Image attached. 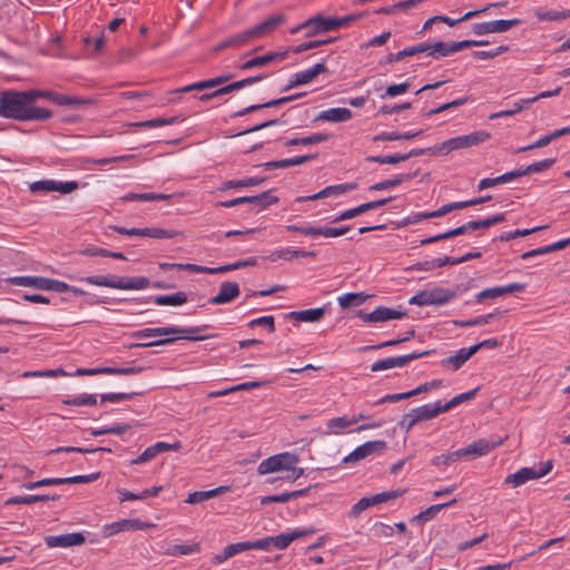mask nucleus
<instances>
[{
    "instance_id": "1",
    "label": "nucleus",
    "mask_w": 570,
    "mask_h": 570,
    "mask_svg": "<svg viewBox=\"0 0 570 570\" xmlns=\"http://www.w3.org/2000/svg\"><path fill=\"white\" fill-rule=\"evenodd\" d=\"M29 90H3L0 92V116L9 119L30 121L47 120L52 112L42 107L32 105Z\"/></svg>"
},
{
    "instance_id": "2",
    "label": "nucleus",
    "mask_w": 570,
    "mask_h": 570,
    "mask_svg": "<svg viewBox=\"0 0 570 570\" xmlns=\"http://www.w3.org/2000/svg\"><path fill=\"white\" fill-rule=\"evenodd\" d=\"M284 22L282 14H276L267 18L263 22L256 24L253 28L244 30L237 35H234L223 41H220L214 49V52L222 51L226 48H242L249 43L254 39L263 38L274 30H276Z\"/></svg>"
},
{
    "instance_id": "3",
    "label": "nucleus",
    "mask_w": 570,
    "mask_h": 570,
    "mask_svg": "<svg viewBox=\"0 0 570 570\" xmlns=\"http://www.w3.org/2000/svg\"><path fill=\"white\" fill-rule=\"evenodd\" d=\"M502 441L499 442H490L485 439L478 440L465 448L459 449L453 452L444 453L438 456H434L431 460V464L434 466H443L450 465L459 460H473L475 458L483 456L488 454L495 446L500 445Z\"/></svg>"
},
{
    "instance_id": "4",
    "label": "nucleus",
    "mask_w": 570,
    "mask_h": 570,
    "mask_svg": "<svg viewBox=\"0 0 570 570\" xmlns=\"http://www.w3.org/2000/svg\"><path fill=\"white\" fill-rule=\"evenodd\" d=\"M153 328V337L157 336H166V335H173L177 334L179 335V338H185L189 341H204L206 338L212 337L213 335H204V336H196L195 334L204 331L207 328V325L204 326H197V327H176V326H166V327H151ZM178 337H165L157 341H151L148 343H137L134 344V347H153V346H165L174 343Z\"/></svg>"
},
{
    "instance_id": "5",
    "label": "nucleus",
    "mask_w": 570,
    "mask_h": 570,
    "mask_svg": "<svg viewBox=\"0 0 570 570\" xmlns=\"http://www.w3.org/2000/svg\"><path fill=\"white\" fill-rule=\"evenodd\" d=\"M90 285L110 287L116 289H145L150 282L145 276L137 277H118L115 275H96L80 278Z\"/></svg>"
},
{
    "instance_id": "6",
    "label": "nucleus",
    "mask_w": 570,
    "mask_h": 570,
    "mask_svg": "<svg viewBox=\"0 0 570 570\" xmlns=\"http://www.w3.org/2000/svg\"><path fill=\"white\" fill-rule=\"evenodd\" d=\"M489 138L490 134L488 131L478 130L468 135L451 138L440 145L434 146L433 148H430L429 150H432L434 154L439 155H448L453 150L478 146L487 141Z\"/></svg>"
},
{
    "instance_id": "7",
    "label": "nucleus",
    "mask_w": 570,
    "mask_h": 570,
    "mask_svg": "<svg viewBox=\"0 0 570 570\" xmlns=\"http://www.w3.org/2000/svg\"><path fill=\"white\" fill-rule=\"evenodd\" d=\"M455 297V292L444 287H434L431 291H421L409 301L410 304L426 306V305H443L451 302Z\"/></svg>"
},
{
    "instance_id": "8",
    "label": "nucleus",
    "mask_w": 570,
    "mask_h": 570,
    "mask_svg": "<svg viewBox=\"0 0 570 570\" xmlns=\"http://www.w3.org/2000/svg\"><path fill=\"white\" fill-rule=\"evenodd\" d=\"M489 42L485 40H462L452 43H446L443 41H436L433 43L428 42V56L432 57L433 59H441L465 48L485 46Z\"/></svg>"
},
{
    "instance_id": "9",
    "label": "nucleus",
    "mask_w": 570,
    "mask_h": 570,
    "mask_svg": "<svg viewBox=\"0 0 570 570\" xmlns=\"http://www.w3.org/2000/svg\"><path fill=\"white\" fill-rule=\"evenodd\" d=\"M298 458L295 454L284 452L276 454L263 460L257 468V472L261 475L274 473L283 470H291L292 466L296 465Z\"/></svg>"
},
{
    "instance_id": "10",
    "label": "nucleus",
    "mask_w": 570,
    "mask_h": 570,
    "mask_svg": "<svg viewBox=\"0 0 570 570\" xmlns=\"http://www.w3.org/2000/svg\"><path fill=\"white\" fill-rule=\"evenodd\" d=\"M301 30L306 31V37H314L320 33L336 30L334 17H324L321 14L313 16L296 28L292 29L291 32L296 33Z\"/></svg>"
},
{
    "instance_id": "11",
    "label": "nucleus",
    "mask_w": 570,
    "mask_h": 570,
    "mask_svg": "<svg viewBox=\"0 0 570 570\" xmlns=\"http://www.w3.org/2000/svg\"><path fill=\"white\" fill-rule=\"evenodd\" d=\"M78 187L79 185L77 181H57L53 179L38 180L29 185L31 193L58 191L65 195L75 191Z\"/></svg>"
},
{
    "instance_id": "12",
    "label": "nucleus",
    "mask_w": 570,
    "mask_h": 570,
    "mask_svg": "<svg viewBox=\"0 0 570 570\" xmlns=\"http://www.w3.org/2000/svg\"><path fill=\"white\" fill-rule=\"evenodd\" d=\"M356 316L365 323H379L391 320H401L406 316V312L396 311L386 306H379L371 313L360 309L356 312Z\"/></svg>"
},
{
    "instance_id": "13",
    "label": "nucleus",
    "mask_w": 570,
    "mask_h": 570,
    "mask_svg": "<svg viewBox=\"0 0 570 570\" xmlns=\"http://www.w3.org/2000/svg\"><path fill=\"white\" fill-rule=\"evenodd\" d=\"M521 24L520 19H501L488 22L474 23L472 31L474 35L482 36L488 33H502L510 30L513 27Z\"/></svg>"
},
{
    "instance_id": "14",
    "label": "nucleus",
    "mask_w": 570,
    "mask_h": 570,
    "mask_svg": "<svg viewBox=\"0 0 570 570\" xmlns=\"http://www.w3.org/2000/svg\"><path fill=\"white\" fill-rule=\"evenodd\" d=\"M429 351H424L422 353H411L406 355L386 357L383 360H379L371 365L372 372L386 371L393 367H402L407 365L411 361L429 355Z\"/></svg>"
},
{
    "instance_id": "15",
    "label": "nucleus",
    "mask_w": 570,
    "mask_h": 570,
    "mask_svg": "<svg viewBox=\"0 0 570 570\" xmlns=\"http://www.w3.org/2000/svg\"><path fill=\"white\" fill-rule=\"evenodd\" d=\"M386 449V442L382 440L368 441L364 444L357 446L354 451H352L348 455L343 459L344 463H355L358 462L373 453L383 452Z\"/></svg>"
},
{
    "instance_id": "16",
    "label": "nucleus",
    "mask_w": 570,
    "mask_h": 570,
    "mask_svg": "<svg viewBox=\"0 0 570 570\" xmlns=\"http://www.w3.org/2000/svg\"><path fill=\"white\" fill-rule=\"evenodd\" d=\"M288 56V49L268 52L263 56H257L248 59L239 66L240 70H248L254 68H262L275 61H283Z\"/></svg>"
},
{
    "instance_id": "17",
    "label": "nucleus",
    "mask_w": 570,
    "mask_h": 570,
    "mask_svg": "<svg viewBox=\"0 0 570 570\" xmlns=\"http://www.w3.org/2000/svg\"><path fill=\"white\" fill-rule=\"evenodd\" d=\"M85 541L86 538L80 532L48 535L45 538V543L48 548H67L72 546H80L85 543Z\"/></svg>"
},
{
    "instance_id": "18",
    "label": "nucleus",
    "mask_w": 570,
    "mask_h": 570,
    "mask_svg": "<svg viewBox=\"0 0 570 570\" xmlns=\"http://www.w3.org/2000/svg\"><path fill=\"white\" fill-rule=\"evenodd\" d=\"M240 294L239 285L236 282H223L218 293L209 298L212 305L228 304Z\"/></svg>"
},
{
    "instance_id": "19",
    "label": "nucleus",
    "mask_w": 570,
    "mask_h": 570,
    "mask_svg": "<svg viewBox=\"0 0 570 570\" xmlns=\"http://www.w3.org/2000/svg\"><path fill=\"white\" fill-rule=\"evenodd\" d=\"M356 187H357V185L354 183L327 186L326 188L322 189L321 191H318L314 195L302 196V197H298L296 200L297 202H307V200H317V199L326 198V197H337L345 193L354 190Z\"/></svg>"
},
{
    "instance_id": "20",
    "label": "nucleus",
    "mask_w": 570,
    "mask_h": 570,
    "mask_svg": "<svg viewBox=\"0 0 570 570\" xmlns=\"http://www.w3.org/2000/svg\"><path fill=\"white\" fill-rule=\"evenodd\" d=\"M326 71H327V67L323 62H320V63L314 65L312 68L296 72L293 76V78L289 80V83H288L286 90L289 88H293V87L309 83L318 75L324 73Z\"/></svg>"
},
{
    "instance_id": "21",
    "label": "nucleus",
    "mask_w": 570,
    "mask_h": 570,
    "mask_svg": "<svg viewBox=\"0 0 570 570\" xmlns=\"http://www.w3.org/2000/svg\"><path fill=\"white\" fill-rule=\"evenodd\" d=\"M315 533L314 528H308L304 530H293L287 533H281L278 535L272 537L273 539V549L284 550L286 549L293 541L301 539L303 537H307Z\"/></svg>"
},
{
    "instance_id": "22",
    "label": "nucleus",
    "mask_w": 570,
    "mask_h": 570,
    "mask_svg": "<svg viewBox=\"0 0 570 570\" xmlns=\"http://www.w3.org/2000/svg\"><path fill=\"white\" fill-rule=\"evenodd\" d=\"M537 469L535 468H522L518 470L515 473L507 475L504 479L505 484H510L513 488L520 487L530 480H537Z\"/></svg>"
},
{
    "instance_id": "23",
    "label": "nucleus",
    "mask_w": 570,
    "mask_h": 570,
    "mask_svg": "<svg viewBox=\"0 0 570 570\" xmlns=\"http://www.w3.org/2000/svg\"><path fill=\"white\" fill-rule=\"evenodd\" d=\"M301 97V95H296V96H286V97H282V98H278V99H273V100H269L265 104H258V105H252V106H248L242 110H238L236 111L233 117L234 118H237V117H243L249 112H253V111H256V110H259V109H263V108H271V107H278V106H282L284 104H287L289 101H293L294 99Z\"/></svg>"
},
{
    "instance_id": "24",
    "label": "nucleus",
    "mask_w": 570,
    "mask_h": 570,
    "mask_svg": "<svg viewBox=\"0 0 570 570\" xmlns=\"http://www.w3.org/2000/svg\"><path fill=\"white\" fill-rule=\"evenodd\" d=\"M6 281L11 285L27 286L46 291L48 278L40 276H14L8 277Z\"/></svg>"
},
{
    "instance_id": "25",
    "label": "nucleus",
    "mask_w": 570,
    "mask_h": 570,
    "mask_svg": "<svg viewBox=\"0 0 570 570\" xmlns=\"http://www.w3.org/2000/svg\"><path fill=\"white\" fill-rule=\"evenodd\" d=\"M353 114L348 108H330L323 110L318 116L317 120H324L328 122H343L352 118Z\"/></svg>"
},
{
    "instance_id": "26",
    "label": "nucleus",
    "mask_w": 570,
    "mask_h": 570,
    "mask_svg": "<svg viewBox=\"0 0 570 570\" xmlns=\"http://www.w3.org/2000/svg\"><path fill=\"white\" fill-rule=\"evenodd\" d=\"M412 411L415 413V415L420 422L426 421V420H432V419L436 417L438 415L445 413L443 405L440 401H438L435 403H429V404L421 405L419 407L413 409Z\"/></svg>"
},
{
    "instance_id": "27",
    "label": "nucleus",
    "mask_w": 570,
    "mask_h": 570,
    "mask_svg": "<svg viewBox=\"0 0 570 570\" xmlns=\"http://www.w3.org/2000/svg\"><path fill=\"white\" fill-rule=\"evenodd\" d=\"M228 490H229V487L222 485V487L208 490V491H195V492L188 494L185 502L189 503V504L202 503V502L213 499L217 495H220V494L227 492Z\"/></svg>"
},
{
    "instance_id": "28",
    "label": "nucleus",
    "mask_w": 570,
    "mask_h": 570,
    "mask_svg": "<svg viewBox=\"0 0 570 570\" xmlns=\"http://www.w3.org/2000/svg\"><path fill=\"white\" fill-rule=\"evenodd\" d=\"M472 355L469 348H461L454 355L448 356L441 361V366L459 370Z\"/></svg>"
},
{
    "instance_id": "29",
    "label": "nucleus",
    "mask_w": 570,
    "mask_h": 570,
    "mask_svg": "<svg viewBox=\"0 0 570 570\" xmlns=\"http://www.w3.org/2000/svg\"><path fill=\"white\" fill-rule=\"evenodd\" d=\"M456 503V499H452L445 503H439V504H434V505H431L429 507L428 509H425L424 511L420 512L419 514L414 515L412 518V522H426L429 520H432L433 518L436 517V514L445 509V508H449V507H452Z\"/></svg>"
},
{
    "instance_id": "30",
    "label": "nucleus",
    "mask_w": 570,
    "mask_h": 570,
    "mask_svg": "<svg viewBox=\"0 0 570 570\" xmlns=\"http://www.w3.org/2000/svg\"><path fill=\"white\" fill-rule=\"evenodd\" d=\"M325 314V308H311L304 311H295L288 314V317L297 322H317Z\"/></svg>"
},
{
    "instance_id": "31",
    "label": "nucleus",
    "mask_w": 570,
    "mask_h": 570,
    "mask_svg": "<svg viewBox=\"0 0 570 570\" xmlns=\"http://www.w3.org/2000/svg\"><path fill=\"white\" fill-rule=\"evenodd\" d=\"M142 529V523L138 520H120L105 527L107 535H112L122 531Z\"/></svg>"
},
{
    "instance_id": "32",
    "label": "nucleus",
    "mask_w": 570,
    "mask_h": 570,
    "mask_svg": "<svg viewBox=\"0 0 570 570\" xmlns=\"http://www.w3.org/2000/svg\"><path fill=\"white\" fill-rule=\"evenodd\" d=\"M414 176H415V174H399L394 178L382 180V181H379V183L370 186L368 189L375 190V191L390 189V188L396 187L405 181L411 180Z\"/></svg>"
},
{
    "instance_id": "33",
    "label": "nucleus",
    "mask_w": 570,
    "mask_h": 570,
    "mask_svg": "<svg viewBox=\"0 0 570 570\" xmlns=\"http://www.w3.org/2000/svg\"><path fill=\"white\" fill-rule=\"evenodd\" d=\"M60 497L59 495H48V494H29V495H18V497H12V498H9L7 501H6V504L7 505H11V504H32V503H36V502H40V501H48V500H58Z\"/></svg>"
},
{
    "instance_id": "34",
    "label": "nucleus",
    "mask_w": 570,
    "mask_h": 570,
    "mask_svg": "<svg viewBox=\"0 0 570 570\" xmlns=\"http://www.w3.org/2000/svg\"><path fill=\"white\" fill-rule=\"evenodd\" d=\"M503 314L501 311H495L489 313L487 315L478 316L475 318L466 320V321H453V324L458 327H471V326H481L489 324L495 317H500Z\"/></svg>"
},
{
    "instance_id": "35",
    "label": "nucleus",
    "mask_w": 570,
    "mask_h": 570,
    "mask_svg": "<svg viewBox=\"0 0 570 570\" xmlns=\"http://www.w3.org/2000/svg\"><path fill=\"white\" fill-rule=\"evenodd\" d=\"M188 301L187 294L185 292H176L170 295H157L154 297V302L157 305L165 306V305H171V306H179L185 304Z\"/></svg>"
},
{
    "instance_id": "36",
    "label": "nucleus",
    "mask_w": 570,
    "mask_h": 570,
    "mask_svg": "<svg viewBox=\"0 0 570 570\" xmlns=\"http://www.w3.org/2000/svg\"><path fill=\"white\" fill-rule=\"evenodd\" d=\"M357 423V419H348L347 416H338L326 422L330 434H340L343 430Z\"/></svg>"
},
{
    "instance_id": "37",
    "label": "nucleus",
    "mask_w": 570,
    "mask_h": 570,
    "mask_svg": "<svg viewBox=\"0 0 570 570\" xmlns=\"http://www.w3.org/2000/svg\"><path fill=\"white\" fill-rule=\"evenodd\" d=\"M200 551V543H191V544H170L166 548L165 554L166 556H187L197 553Z\"/></svg>"
},
{
    "instance_id": "38",
    "label": "nucleus",
    "mask_w": 570,
    "mask_h": 570,
    "mask_svg": "<svg viewBox=\"0 0 570 570\" xmlns=\"http://www.w3.org/2000/svg\"><path fill=\"white\" fill-rule=\"evenodd\" d=\"M266 180L265 177H250L246 179H239V180H227L225 181L220 190H227L232 188H240V187H250V186H258L262 185Z\"/></svg>"
},
{
    "instance_id": "39",
    "label": "nucleus",
    "mask_w": 570,
    "mask_h": 570,
    "mask_svg": "<svg viewBox=\"0 0 570 570\" xmlns=\"http://www.w3.org/2000/svg\"><path fill=\"white\" fill-rule=\"evenodd\" d=\"M469 230H471V229H470V227H468V223H466V224H464L462 226H459V227H456L454 229H451L449 232H445V233H442V234H438L435 236L422 239L421 244L422 245H428V244L436 243V242H440L442 239H448V238H452L454 236L463 235V234H465Z\"/></svg>"
},
{
    "instance_id": "40",
    "label": "nucleus",
    "mask_w": 570,
    "mask_h": 570,
    "mask_svg": "<svg viewBox=\"0 0 570 570\" xmlns=\"http://www.w3.org/2000/svg\"><path fill=\"white\" fill-rule=\"evenodd\" d=\"M328 138H330V135L317 132V134H313L307 137L288 139L285 142V146H297V145L307 146V145L320 144V142L326 141Z\"/></svg>"
},
{
    "instance_id": "41",
    "label": "nucleus",
    "mask_w": 570,
    "mask_h": 570,
    "mask_svg": "<svg viewBox=\"0 0 570 570\" xmlns=\"http://www.w3.org/2000/svg\"><path fill=\"white\" fill-rule=\"evenodd\" d=\"M217 86H220V85H219V80L216 77V78L202 80V81L194 82L191 85H187L185 87L178 88V89L174 90L173 94L177 95V94H183V92H189L193 90H205V89L215 88Z\"/></svg>"
},
{
    "instance_id": "42",
    "label": "nucleus",
    "mask_w": 570,
    "mask_h": 570,
    "mask_svg": "<svg viewBox=\"0 0 570 570\" xmlns=\"http://www.w3.org/2000/svg\"><path fill=\"white\" fill-rule=\"evenodd\" d=\"M277 202L278 197L274 196L269 190L256 196H248L247 200V203L256 205L259 209H265Z\"/></svg>"
},
{
    "instance_id": "43",
    "label": "nucleus",
    "mask_w": 570,
    "mask_h": 570,
    "mask_svg": "<svg viewBox=\"0 0 570 570\" xmlns=\"http://www.w3.org/2000/svg\"><path fill=\"white\" fill-rule=\"evenodd\" d=\"M539 21H559L570 18V10L556 11V10H542L538 9L534 12Z\"/></svg>"
},
{
    "instance_id": "44",
    "label": "nucleus",
    "mask_w": 570,
    "mask_h": 570,
    "mask_svg": "<svg viewBox=\"0 0 570 570\" xmlns=\"http://www.w3.org/2000/svg\"><path fill=\"white\" fill-rule=\"evenodd\" d=\"M367 295L363 293H346L337 298L338 304L342 308H346L350 306H357L364 303L367 299Z\"/></svg>"
},
{
    "instance_id": "45",
    "label": "nucleus",
    "mask_w": 570,
    "mask_h": 570,
    "mask_svg": "<svg viewBox=\"0 0 570 570\" xmlns=\"http://www.w3.org/2000/svg\"><path fill=\"white\" fill-rule=\"evenodd\" d=\"M180 235V232L174 229H165L159 227L144 228V236L157 239L174 238Z\"/></svg>"
},
{
    "instance_id": "46",
    "label": "nucleus",
    "mask_w": 570,
    "mask_h": 570,
    "mask_svg": "<svg viewBox=\"0 0 570 570\" xmlns=\"http://www.w3.org/2000/svg\"><path fill=\"white\" fill-rule=\"evenodd\" d=\"M544 228H547V226H537V227H533V228L515 229L513 232H508V233L501 234L499 236V240H501V242H509V240L514 239L517 237L528 236V235H530L532 233L542 230Z\"/></svg>"
},
{
    "instance_id": "47",
    "label": "nucleus",
    "mask_w": 570,
    "mask_h": 570,
    "mask_svg": "<svg viewBox=\"0 0 570 570\" xmlns=\"http://www.w3.org/2000/svg\"><path fill=\"white\" fill-rule=\"evenodd\" d=\"M478 390H479V387H476V389H474L472 391H469V392L455 395L449 402H446L445 404H442L443 409H444V412H448L451 409L460 405L461 403L466 402V401L473 399L474 395L476 394Z\"/></svg>"
},
{
    "instance_id": "48",
    "label": "nucleus",
    "mask_w": 570,
    "mask_h": 570,
    "mask_svg": "<svg viewBox=\"0 0 570 570\" xmlns=\"http://www.w3.org/2000/svg\"><path fill=\"white\" fill-rule=\"evenodd\" d=\"M62 402L67 405L88 406V405H96L97 397L94 394H81L73 399L63 400Z\"/></svg>"
},
{
    "instance_id": "49",
    "label": "nucleus",
    "mask_w": 570,
    "mask_h": 570,
    "mask_svg": "<svg viewBox=\"0 0 570 570\" xmlns=\"http://www.w3.org/2000/svg\"><path fill=\"white\" fill-rule=\"evenodd\" d=\"M351 229V226H342V227H326V226H318L317 227V236H324V237H340L344 234H346Z\"/></svg>"
},
{
    "instance_id": "50",
    "label": "nucleus",
    "mask_w": 570,
    "mask_h": 570,
    "mask_svg": "<svg viewBox=\"0 0 570 570\" xmlns=\"http://www.w3.org/2000/svg\"><path fill=\"white\" fill-rule=\"evenodd\" d=\"M556 163V158H548L537 163H533L523 168L525 175L541 173L549 169Z\"/></svg>"
},
{
    "instance_id": "51",
    "label": "nucleus",
    "mask_w": 570,
    "mask_h": 570,
    "mask_svg": "<svg viewBox=\"0 0 570 570\" xmlns=\"http://www.w3.org/2000/svg\"><path fill=\"white\" fill-rule=\"evenodd\" d=\"M508 50H509L508 46H499V47L490 49V50L474 51L473 56L481 60H489V59H493V58L500 56L501 53H503Z\"/></svg>"
},
{
    "instance_id": "52",
    "label": "nucleus",
    "mask_w": 570,
    "mask_h": 570,
    "mask_svg": "<svg viewBox=\"0 0 570 570\" xmlns=\"http://www.w3.org/2000/svg\"><path fill=\"white\" fill-rule=\"evenodd\" d=\"M183 119L184 118L180 117V116H174V117H169V118H163V117L161 118H154V119L140 122L139 126H144V127H160V126L173 125V124L179 122Z\"/></svg>"
},
{
    "instance_id": "53",
    "label": "nucleus",
    "mask_w": 570,
    "mask_h": 570,
    "mask_svg": "<svg viewBox=\"0 0 570 570\" xmlns=\"http://www.w3.org/2000/svg\"><path fill=\"white\" fill-rule=\"evenodd\" d=\"M503 296L501 286L485 288L475 295V301L482 303L485 299H494Z\"/></svg>"
},
{
    "instance_id": "54",
    "label": "nucleus",
    "mask_w": 570,
    "mask_h": 570,
    "mask_svg": "<svg viewBox=\"0 0 570 570\" xmlns=\"http://www.w3.org/2000/svg\"><path fill=\"white\" fill-rule=\"evenodd\" d=\"M142 371V366L105 367V373L111 375H135L141 373Z\"/></svg>"
},
{
    "instance_id": "55",
    "label": "nucleus",
    "mask_w": 570,
    "mask_h": 570,
    "mask_svg": "<svg viewBox=\"0 0 570 570\" xmlns=\"http://www.w3.org/2000/svg\"><path fill=\"white\" fill-rule=\"evenodd\" d=\"M285 229L287 232L299 233L304 236H317V227L312 225H287L285 226Z\"/></svg>"
},
{
    "instance_id": "56",
    "label": "nucleus",
    "mask_w": 570,
    "mask_h": 570,
    "mask_svg": "<svg viewBox=\"0 0 570 570\" xmlns=\"http://www.w3.org/2000/svg\"><path fill=\"white\" fill-rule=\"evenodd\" d=\"M374 507V503L372 501V497H365L360 499L351 509L350 515L351 517H358L363 511L366 509Z\"/></svg>"
},
{
    "instance_id": "57",
    "label": "nucleus",
    "mask_w": 570,
    "mask_h": 570,
    "mask_svg": "<svg viewBox=\"0 0 570 570\" xmlns=\"http://www.w3.org/2000/svg\"><path fill=\"white\" fill-rule=\"evenodd\" d=\"M366 161L394 165L400 161H405V157H403L401 154L389 155V156H370L366 158Z\"/></svg>"
},
{
    "instance_id": "58",
    "label": "nucleus",
    "mask_w": 570,
    "mask_h": 570,
    "mask_svg": "<svg viewBox=\"0 0 570 570\" xmlns=\"http://www.w3.org/2000/svg\"><path fill=\"white\" fill-rule=\"evenodd\" d=\"M138 392H131V393H105L100 395V401L104 402H120L124 400H130L135 395H138Z\"/></svg>"
},
{
    "instance_id": "59",
    "label": "nucleus",
    "mask_w": 570,
    "mask_h": 570,
    "mask_svg": "<svg viewBox=\"0 0 570 570\" xmlns=\"http://www.w3.org/2000/svg\"><path fill=\"white\" fill-rule=\"evenodd\" d=\"M248 326H250V327L264 326V327H266L268 330L269 333L275 332V323H274V317L273 316H262V317L252 320L248 323Z\"/></svg>"
},
{
    "instance_id": "60",
    "label": "nucleus",
    "mask_w": 570,
    "mask_h": 570,
    "mask_svg": "<svg viewBox=\"0 0 570 570\" xmlns=\"http://www.w3.org/2000/svg\"><path fill=\"white\" fill-rule=\"evenodd\" d=\"M291 500L289 492H284L281 494L266 495L261 498V504L266 505L269 503H285Z\"/></svg>"
},
{
    "instance_id": "61",
    "label": "nucleus",
    "mask_w": 570,
    "mask_h": 570,
    "mask_svg": "<svg viewBox=\"0 0 570 570\" xmlns=\"http://www.w3.org/2000/svg\"><path fill=\"white\" fill-rule=\"evenodd\" d=\"M225 548H226V554L230 556V558H232L237 553L250 550V543H249V541L237 542V543L228 544Z\"/></svg>"
},
{
    "instance_id": "62",
    "label": "nucleus",
    "mask_w": 570,
    "mask_h": 570,
    "mask_svg": "<svg viewBox=\"0 0 570 570\" xmlns=\"http://www.w3.org/2000/svg\"><path fill=\"white\" fill-rule=\"evenodd\" d=\"M402 494L400 491H385L377 494L372 495V501L374 505L386 502L392 499H396Z\"/></svg>"
},
{
    "instance_id": "63",
    "label": "nucleus",
    "mask_w": 570,
    "mask_h": 570,
    "mask_svg": "<svg viewBox=\"0 0 570 570\" xmlns=\"http://www.w3.org/2000/svg\"><path fill=\"white\" fill-rule=\"evenodd\" d=\"M442 385V380H433L431 382L423 383L415 387L414 390H411V393L413 396L419 395L421 393L429 392L433 389H438Z\"/></svg>"
},
{
    "instance_id": "64",
    "label": "nucleus",
    "mask_w": 570,
    "mask_h": 570,
    "mask_svg": "<svg viewBox=\"0 0 570 570\" xmlns=\"http://www.w3.org/2000/svg\"><path fill=\"white\" fill-rule=\"evenodd\" d=\"M272 537H265L258 540L249 541L250 549L271 551L273 549Z\"/></svg>"
}]
</instances>
